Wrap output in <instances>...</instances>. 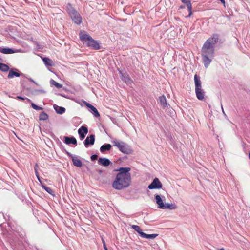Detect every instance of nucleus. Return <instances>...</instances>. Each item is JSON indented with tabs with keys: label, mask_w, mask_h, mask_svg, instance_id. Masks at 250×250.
I'll return each instance as SVG.
<instances>
[{
	"label": "nucleus",
	"mask_w": 250,
	"mask_h": 250,
	"mask_svg": "<svg viewBox=\"0 0 250 250\" xmlns=\"http://www.w3.org/2000/svg\"><path fill=\"white\" fill-rule=\"evenodd\" d=\"M219 35L213 34L208 39L201 49V56L205 67L208 68L214 58L215 45L218 42Z\"/></svg>",
	"instance_id": "f257e3e1"
},
{
	"label": "nucleus",
	"mask_w": 250,
	"mask_h": 250,
	"mask_svg": "<svg viewBox=\"0 0 250 250\" xmlns=\"http://www.w3.org/2000/svg\"><path fill=\"white\" fill-rule=\"evenodd\" d=\"M131 168L129 167H121L115 169V171L118 172L116 178L112 183L113 188L117 190H122L128 188L131 183V174L129 171Z\"/></svg>",
	"instance_id": "f03ea898"
},
{
	"label": "nucleus",
	"mask_w": 250,
	"mask_h": 250,
	"mask_svg": "<svg viewBox=\"0 0 250 250\" xmlns=\"http://www.w3.org/2000/svg\"><path fill=\"white\" fill-rule=\"evenodd\" d=\"M80 38L84 44H86L87 46L95 50H98L100 48L99 42L96 40L92 39L88 34L81 32L80 33Z\"/></svg>",
	"instance_id": "7ed1b4c3"
},
{
	"label": "nucleus",
	"mask_w": 250,
	"mask_h": 250,
	"mask_svg": "<svg viewBox=\"0 0 250 250\" xmlns=\"http://www.w3.org/2000/svg\"><path fill=\"white\" fill-rule=\"evenodd\" d=\"M66 11L73 21L76 24L80 25L82 22V18L79 12L72 7V5L68 3L66 6Z\"/></svg>",
	"instance_id": "20e7f679"
},
{
	"label": "nucleus",
	"mask_w": 250,
	"mask_h": 250,
	"mask_svg": "<svg viewBox=\"0 0 250 250\" xmlns=\"http://www.w3.org/2000/svg\"><path fill=\"white\" fill-rule=\"evenodd\" d=\"M194 80L196 97L198 100H203L204 99L205 92L202 88L200 77L199 75L195 74L194 77Z\"/></svg>",
	"instance_id": "39448f33"
},
{
	"label": "nucleus",
	"mask_w": 250,
	"mask_h": 250,
	"mask_svg": "<svg viewBox=\"0 0 250 250\" xmlns=\"http://www.w3.org/2000/svg\"><path fill=\"white\" fill-rule=\"evenodd\" d=\"M112 143L114 146L117 147L119 150L124 154H129L132 152L131 147L124 142H119L115 140L112 141Z\"/></svg>",
	"instance_id": "423d86ee"
},
{
	"label": "nucleus",
	"mask_w": 250,
	"mask_h": 250,
	"mask_svg": "<svg viewBox=\"0 0 250 250\" xmlns=\"http://www.w3.org/2000/svg\"><path fill=\"white\" fill-rule=\"evenodd\" d=\"M121 80L127 85L131 84L133 83L132 80L126 71L119 70Z\"/></svg>",
	"instance_id": "0eeeda50"
},
{
	"label": "nucleus",
	"mask_w": 250,
	"mask_h": 250,
	"mask_svg": "<svg viewBox=\"0 0 250 250\" xmlns=\"http://www.w3.org/2000/svg\"><path fill=\"white\" fill-rule=\"evenodd\" d=\"M2 234L3 236L6 238H10L12 236L13 231V230H11L10 226L7 224V226L6 224H2L1 225Z\"/></svg>",
	"instance_id": "6e6552de"
},
{
	"label": "nucleus",
	"mask_w": 250,
	"mask_h": 250,
	"mask_svg": "<svg viewBox=\"0 0 250 250\" xmlns=\"http://www.w3.org/2000/svg\"><path fill=\"white\" fill-rule=\"evenodd\" d=\"M162 184L157 178H155L152 183L148 186L149 189H159L162 188Z\"/></svg>",
	"instance_id": "1a4fd4ad"
},
{
	"label": "nucleus",
	"mask_w": 250,
	"mask_h": 250,
	"mask_svg": "<svg viewBox=\"0 0 250 250\" xmlns=\"http://www.w3.org/2000/svg\"><path fill=\"white\" fill-rule=\"evenodd\" d=\"M84 103L85 105L88 108L89 111L95 117H100V114L99 112L94 106L86 102H84Z\"/></svg>",
	"instance_id": "9d476101"
},
{
	"label": "nucleus",
	"mask_w": 250,
	"mask_h": 250,
	"mask_svg": "<svg viewBox=\"0 0 250 250\" xmlns=\"http://www.w3.org/2000/svg\"><path fill=\"white\" fill-rule=\"evenodd\" d=\"M88 130L87 127L84 126H81L78 131L79 137L81 140H83L85 137L86 134L88 133Z\"/></svg>",
	"instance_id": "9b49d317"
},
{
	"label": "nucleus",
	"mask_w": 250,
	"mask_h": 250,
	"mask_svg": "<svg viewBox=\"0 0 250 250\" xmlns=\"http://www.w3.org/2000/svg\"><path fill=\"white\" fill-rule=\"evenodd\" d=\"M95 142V135L91 134L87 136L84 141V145L85 147L87 148L89 145H94Z\"/></svg>",
	"instance_id": "f8f14e48"
},
{
	"label": "nucleus",
	"mask_w": 250,
	"mask_h": 250,
	"mask_svg": "<svg viewBox=\"0 0 250 250\" xmlns=\"http://www.w3.org/2000/svg\"><path fill=\"white\" fill-rule=\"evenodd\" d=\"M22 75H23V74L22 73L19 72L18 69H11L9 72L7 77L8 79H11L13 78L14 77H18Z\"/></svg>",
	"instance_id": "ddd939ff"
},
{
	"label": "nucleus",
	"mask_w": 250,
	"mask_h": 250,
	"mask_svg": "<svg viewBox=\"0 0 250 250\" xmlns=\"http://www.w3.org/2000/svg\"><path fill=\"white\" fill-rule=\"evenodd\" d=\"M98 163L100 165L107 167L110 165L111 162L108 158L101 157L98 159Z\"/></svg>",
	"instance_id": "4468645a"
},
{
	"label": "nucleus",
	"mask_w": 250,
	"mask_h": 250,
	"mask_svg": "<svg viewBox=\"0 0 250 250\" xmlns=\"http://www.w3.org/2000/svg\"><path fill=\"white\" fill-rule=\"evenodd\" d=\"M0 52L5 54H10L18 52V50L16 49H13L10 48L0 47Z\"/></svg>",
	"instance_id": "2eb2a0df"
},
{
	"label": "nucleus",
	"mask_w": 250,
	"mask_h": 250,
	"mask_svg": "<svg viewBox=\"0 0 250 250\" xmlns=\"http://www.w3.org/2000/svg\"><path fill=\"white\" fill-rule=\"evenodd\" d=\"M64 143L67 145L73 144L77 145V142L76 138L73 137L66 136L64 137Z\"/></svg>",
	"instance_id": "dca6fc26"
},
{
	"label": "nucleus",
	"mask_w": 250,
	"mask_h": 250,
	"mask_svg": "<svg viewBox=\"0 0 250 250\" xmlns=\"http://www.w3.org/2000/svg\"><path fill=\"white\" fill-rule=\"evenodd\" d=\"M182 2L186 4L188 8V11H189V14L187 16L188 17H189L192 14V4L189 0H181Z\"/></svg>",
	"instance_id": "f3484780"
},
{
	"label": "nucleus",
	"mask_w": 250,
	"mask_h": 250,
	"mask_svg": "<svg viewBox=\"0 0 250 250\" xmlns=\"http://www.w3.org/2000/svg\"><path fill=\"white\" fill-rule=\"evenodd\" d=\"M156 203L158 206V208L162 209L164 207V203L160 195L156 194L155 195Z\"/></svg>",
	"instance_id": "a211bd4d"
},
{
	"label": "nucleus",
	"mask_w": 250,
	"mask_h": 250,
	"mask_svg": "<svg viewBox=\"0 0 250 250\" xmlns=\"http://www.w3.org/2000/svg\"><path fill=\"white\" fill-rule=\"evenodd\" d=\"M161 105L162 107L165 109L167 107V99L164 95H162L159 97Z\"/></svg>",
	"instance_id": "6ab92c4d"
},
{
	"label": "nucleus",
	"mask_w": 250,
	"mask_h": 250,
	"mask_svg": "<svg viewBox=\"0 0 250 250\" xmlns=\"http://www.w3.org/2000/svg\"><path fill=\"white\" fill-rule=\"evenodd\" d=\"M53 108L58 114H62L65 111V108L64 107L59 106L55 104H54Z\"/></svg>",
	"instance_id": "aec40b11"
},
{
	"label": "nucleus",
	"mask_w": 250,
	"mask_h": 250,
	"mask_svg": "<svg viewBox=\"0 0 250 250\" xmlns=\"http://www.w3.org/2000/svg\"><path fill=\"white\" fill-rule=\"evenodd\" d=\"M111 145L109 144H105L103 145H102L100 148V150L101 152L104 153L106 151H109L111 149Z\"/></svg>",
	"instance_id": "412c9836"
},
{
	"label": "nucleus",
	"mask_w": 250,
	"mask_h": 250,
	"mask_svg": "<svg viewBox=\"0 0 250 250\" xmlns=\"http://www.w3.org/2000/svg\"><path fill=\"white\" fill-rule=\"evenodd\" d=\"M158 235V234H147L144 232L142 233L141 237L146 239H153Z\"/></svg>",
	"instance_id": "4be33fe9"
},
{
	"label": "nucleus",
	"mask_w": 250,
	"mask_h": 250,
	"mask_svg": "<svg viewBox=\"0 0 250 250\" xmlns=\"http://www.w3.org/2000/svg\"><path fill=\"white\" fill-rule=\"evenodd\" d=\"M42 60L46 66H53V61L48 58L44 57L42 58Z\"/></svg>",
	"instance_id": "5701e85b"
},
{
	"label": "nucleus",
	"mask_w": 250,
	"mask_h": 250,
	"mask_svg": "<svg viewBox=\"0 0 250 250\" xmlns=\"http://www.w3.org/2000/svg\"><path fill=\"white\" fill-rule=\"evenodd\" d=\"M73 164L75 166L78 167H81L83 165L82 161L78 159H77L76 158L73 157V159H72Z\"/></svg>",
	"instance_id": "b1692460"
},
{
	"label": "nucleus",
	"mask_w": 250,
	"mask_h": 250,
	"mask_svg": "<svg viewBox=\"0 0 250 250\" xmlns=\"http://www.w3.org/2000/svg\"><path fill=\"white\" fill-rule=\"evenodd\" d=\"M176 208V205L175 204L164 203V207L162 209H174Z\"/></svg>",
	"instance_id": "393cba45"
},
{
	"label": "nucleus",
	"mask_w": 250,
	"mask_h": 250,
	"mask_svg": "<svg viewBox=\"0 0 250 250\" xmlns=\"http://www.w3.org/2000/svg\"><path fill=\"white\" fill-rule=\"evenodd\" d=\"M48 115L44 111L40 113L39 115V120L41 121H45L48 119Z\"/></svg>",
	"instance_id": "a878e982"
},
{
	"label": "nucleus",
	"mask_w": 250,
	"mask_h": 250,
	"mask_svg": "<svg viewBox=\"0 0 250 250\" xmlns=\"http://www.w3.org/2000/svg\"><path fill=\"white\" fill-rule=\"evenodd\" d=\"M42 187L50 195H54V191L49 187H47L44 184H42Z\"/></svg>",
	"instance_id": "bb28decb"
},
{
	"label": "nucleus",
	"mask_w": 250,
	"mask_h": 250,
	"mask_svg": "<svg viewBox=\"0 0 250 250\" xmlns=\"http://www.w3.org/2000/svg\"><path fill=\"white\" fill-rule=\"evenodd\" d=\"M46 91L43 89H35L32 90V94L35 96L39 95L42 94H45Z\"/></svg>",
	"instance_id": "cd10ccee"
},
{
	"label": "nucleus",
	"mask_w": 250,
	"mask_h": 250,
	"mask_svg": "<svg viewBox=\"0 0 250 250\" xmlns=\"http://www.w3.org/2000/svg\"><path fill=\"white\" fill-rule=\"evenodd\" d=\"M131 228L134 230H135L136 231H137L140 236H141V234L143 232L142 231V229H141L140 227L139 226L132 225H131Z\"/></svg>",
	"instance_id": "c85d7f7f"
},
{
	"label": "nucleus",
	"mask_w": 250,
	"mask_h": 250,
	"mask_svg": "<svg viewBox=\"0 0 250 250\" xmlns=\"http://www.w3.org/2000/svg\"><path fill=\"white\" fill-rule=\"evenodd\" d=\"M9 70V67L5 64L0 62V70L2 72H7Z\"/></svg>",
	"instance_id": "c756f323"
},
{
	"label": "nucleus",
	"mask_w": 250,
	"mask_h": 250,
	"mask_svg": "<svg viewBox=\"0 0 250 250\" xmlns=\"http://www.w3.org/2000/svg\"><path fill=\"white\" fill-rule=\"evenodd\" d=\"M50 83L51 85H54L55 87H56L58 88H61L62 87V84L58 83L57 82H56L53 79H51Z\"/></svg>",
	"instance_id": "7c9ffc66"
},
{
	"label": "nucleus",
	"mask_w": 250,
	"mask_h": 250,
	"mask_svg": "<svg viewBox=\"0 0 250 250\" xmlns=\"http://www.w3.org/2000/svg\"><path fill=\"white\" fill-rule=\"evenodd\" d=\"M31 103V106L33 109L37 110H41L43 109L42 107L37 105L36 104L32 103V102Z\"/></svg>",
	"instance_id": "2f4dec72"
},
{
	"label": "nucleus",
	"mask_w": 250,
	"mask_h": 250,
	"mask_svg": "<svg viewBox=\"0 0 250 250\" xmlns=\"http://www.w3.org/2000/svg\"><path fill=\"white\" fill-rule=\"evenodd\" d=\"M17 99H20L21 100H26V102H31V101L30 99L27 98H24L23 97L20 96H17L16 97Z\"/></svg>",
	"instance_id": "473e14b6"
},
{
	"label": "nucleus",
	"mask_w": 250,
	"mask_h": 250,
	"mask_svg": "<svg viewBox=\"0 0 250 250\" xmlns=\"http://www.w3.org/2000/svg\"><path fill=\"white\" fill-rule=\"evenodd\" d=\"M39 169V167L38 165V164H36L34 166V170H35L36 175L39 174V172H38Z\"/></svg>",
	"instance_id": "72a5a7b5"
},
{
	"label": "nucleus",
	"mask_w": 250,
	"mask_h": 250,
	"mask_svg": "<svg viewBox=\"0 0 250 250\" xmlns=\"http://www.w3.org/2000/svg\"><path fill=\"white\" fill-rule=\"evenodd\" d=\"M98 155L97 154L92 155L90 157L91 160L92 161H95L98 159Z\"/></svg>",
	"instance_id": "f704fd0d"
},
{
	"label": "nucleus",
	"mask_w": 250,
	"mask_h": 250,
	"mask_svg": "<svg viewBox=\"0 0 250 250\" xmlns=\"http://www.w3.org/2000/svg\"><path fill=\"white\" fill-rule=\"evenodd\" d=\"M65 153L67 154V155L69 157H71V158H72V159H73V157H74L73 156V155H72L71 153H70V152H69L68 151H66V150H65Z\"/></svg>",
	"instance_id": "c9c22d12"
},
{
	"label": "nucleus",
	"mask_w": 250,
	"mask_h": 250,
	"mask_svg": "<svg viewBox=\"0 0 250 250\" xmlns=\"http://www.w3.org/2000/svg\"><path fill=\"white\" fill-rule=\"evenodd\" d=\"M36 177H37V179H38V181H39L40 182V183H41V184L42 185V184H43V183H42V181H41V179H40V176H39V174H38V175H36Z\"/></svg>",
	"instance_id": "e433bc0d"
},
{
	"label": "nucleus",
	"mask_w": 250,
	"mask_h": 250,
	"mask_svg": "<svg viewBox=\"0 0 250 250\" xmlns=\"http://www.w3.org/2000/svg\"><path fill=\"white\" fill-rule=\"evenodd\" d=\"M103 244H104V249L105 250H108L106 246V245H105V241L103 240Z\"/></svg>",
	"instance_id": "4c0bfd02"
},
{
	"label": "nucleus",
	"mask_w": 250,
	"mask_h": 250,
	"mask_svg": "<svg viewBox=\"0 0 250 250\" xmlns=\"http://www.w3.org/2000/svg\"><path fill=\"white\" fill-rule=\"evenodd\" d=\"M221 3L223 4L224 6L225 7V0H219Z\"/></svg>",
	"instance_id": "58836bf2"
},
{
	"label": "nucleus",
	"mask_w": 250,
	"mask_h": 250,
	"mask_svg": "<svg viewBox=\"0 0 250 250\" xmlns=\"http://www.w3.org/2000/svg\"><path fill=\"white\" fill-rule=\"evenodd\" d=\"M28 80L31 82H33V83H34L35 84H37V83L31 78H29Z\"/></svg>",
	"instance_id": "ea45409f"
},
{
	"label": "nucleus",
	"mask_w": 250,
	"mask_h": 250,
	"mask_svg": "<svg viewBox=\"0 0 250 250\" xmlns=\"http://www.w3.org/2000/svg\"><path fill=\"white\" fill-rule=\"evenodd\" d=\"M184 7H185V6H181L180 7V9H182V8H184Z\"/></svg>",
	"instance_id": "a19ab883"
},
{
	"label": "nucleus",
	"mask_w": 250,
	"mask_h": 250,
	"mask_svg": "<svg viewBox=\"0 0 250 250\" xmlns=\"http://www.w3.org/2000/svg\"><path fill=\"white\" fill-rule=\"evenodd\" d=\"M249 158L250 159V152L249 153Z\"/></svg>",
	"instance_id": "79ce46f5"
},
{
	"label": "nucleus",
	"mask_w": 250,
	"mask_h": 250,
	"mask_svg": "<svg viewBox=\"0 0 250 250\" xmlns=\"http://www.w3.org/2000/svg\"><path fill=\"white\" fill-rule=\"evenodd\" d=\"M220 250H225L223 248H222V249H220Z\"/></svg>",
	"instance_id": "37998d69"
},
{
	"label": "nucleus",
	"mask_w": 250,
	"mask_h": 250,
	"mask_svg": "<svg viewBox=\"0 0 250 250\" xmlns=\"http://www.w3.org/2000/svg\"><path fill=\"white\" fill-rule=\"evenodd\" d=\"M1 58H0V61H1Z\"/></svg>",
	"instance_id": "c03bdc74"
}]
</instances>
